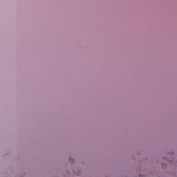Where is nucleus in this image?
Segmentation results:
<instances>
[{"mask_svg": "<svg viewBox=\"0 0 177 177\" xmlns=\"http://www.w3.org/2000/svg\"><path fill=\"white\" fill-rule=\"evenodd\" d=\"M71 160H73V159H70V161H71Z\"/></svg>", "mask_w": 177, "mask_h": 177, "instance_id": "nucleus-1", "label": "nucleus"}]
</instances>
